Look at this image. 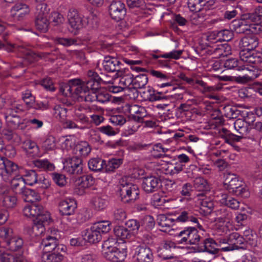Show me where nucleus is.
Wrapping results in <instances>:
<instances>
[{"instance_id":"obj_1","label":"nucleus","mask_w":262,"mask_h":262,"mask_svg":"<svg viewBox=\"0 0 262 262\" xmlns=\"http://www.w3.org/2000/svg\"><path fill=\"white\" fill-rule=\"evenodd\" d=\"M102 80L98 74L92 70L88 72V79L86 80L85 93L81 96L83 101L91 102L96 101L100 103H105L110 101L111 96L104 89L100 88Z\"/></svg>"},{"instance_id":"obj_2","label":"nucleus","mask_w":262,"mask_h":262,"mask_svg":"<svg viewBox=\"0 0 262 262\" xmlns=\"http://www.w3.org/2000/svg\"><path fill=\"white\" fill-rule=\"evenodd\" d=\"M25 216L29 217H36L32 227V236H40L45 231L43 224L49 223L51 220L50 213L39 204L32 203L25 206L23 209Z\"/></svg>"},{"instance_id":"obj_3","label":"nucleus","mask_w":262,"mask_h":262,"mask_svg":"<svg viewBox=\"0 0 262 262\" xmlns=\"http://www.w3.org/2000/svg\"><path fill=\"white\" fill-rule=\"evenodd\" d=\"M24 110L23 106L15 101L6 109L4 114L6 123L12 129L24 130L27 127V120L21 119L17 115Z\"/></svg>"},{"instance_id":"obj_4","label":"nucleus","mask_w":262,"mask_h":262,"mask_svg":"<svg viewBox=\"0 0 262 262\" xmlns=\"http://www.w3.org/2000/svg\"><path fill=\"white\" fill-rule=\"evenodd\" d=\"M85 87L86 80L82 81L79 79H73L70 80L68 84L62 86L60 91L63 95L68 98L83 102V99L81 96H84Z\"/></svg>"},{"instance_id":"obj_5","label":"nucleus","mask_w":262,"mask_h":262,"mask_svg":"<svg viewBox=\"0 0 262 262\" xmlns=\"http://www.w3.org/2000/svg\"><path fill=\"white\" fill-rule=\"evenodd\" d=\"M217 216L215 220V227L220 234H228L230 229L233 228V215L229 210L222 207L215 211Z\"/></svg>"},{"instance_id":"obj_6","label":"nucleus","mask_w":262,"mask_h":262,"mask_svg":"<svg viewBox=\"0 0 262 262\" xmlns=\"http://www.w3.org/2000/svg\"><path fill=\"white\" fill-rule=\"evenodd\" d=\"M120 195L123 202L133 203L139 198L140 191L138 187L130 182L128 178H122L120 181Z\"/></svg>"},{"instance_id":"obj_7","label":"nucleus","mask_w":262,"mask_h":262,"mask_svg":"<svg viewBox=\"0 0 262 262\" xmlns=\"http://www.w3.org/2000/svg\"><path fill=\"white\" fill-rule=\"evenodd\" d=\"M219 244L220 247L219 249L223 252L245 248L244 237L236 232L229 234L227 238H220Z\"/></svg>"},{"instance_id":"obj_8","label":"nucleus","mask_w":262,"mask_h":262,"mask_svg":"<svg viewBox=\"0 0 262 262\" xmlns=\"http://www.w3.org/2000/svg\"><path fill=\"white\" fill-rule=\"evenodd\" d=\"M115 243L113 238H110L104 242L102 244L103 254L107 260L112 262H122L127 255L126 250L124 248L119 249L112 245Z\"/></svg>"},{"instance_id":"obj_9","label":"nucleus","mask_w":262,"mask_h":262,"mask_svg":"<svg viewBox=\"0 0 262 262\" xmlns=\"http://www.w3.org/2000/svg\"><path fill=\"white\" fill-rule=\"evenodd\" d=\"M240 57L242 67L246 68L244 70H246L249 72V74H245L243 76H239L237 77L238 81L246 82L252 79L254 77H256L257 75L254 76L252 74L253 72L254 65L256 64L257 61L253 56H246L244 54L240 53Z\"/></svg>"},{"instance_id":"obj_10","label":"nucleus","mask_w":262,"mask_h":262,"mask_svg":"<svg viewBox=\"0 0 262 262\" xmlns=\"http://www.w3.org/2000/svg\"><path fill=\"white\" fill-rule=\"evenodd\" d=\"M254 17H241L233 20L231 26L237 33H244L247 31L253 32L254 29H258L260 26L253 23L252 18Z\"/></svg>"},{"instance_id":"obj_11","label":"nucleus","mask_w":262,"mask_h":262,"mask_svg":"<svg viewBox=\"0 0 262 262\" xmlns=\"http://www.w3.org/2000/svg\"><path fill=\"white\" fill-rule=\"evenodd\" d=\"M18 166L9 160H4L0 157V176L5 182L10 181L12 174H16Z\"/></svg>"},{"instance_id":"obj_12","label":"nucleus","mask_w":262,"mask_h":262,"mask_svg":"<svg viewBox=\"0 0 262 262\" xmlns=\"http://www.w3.org/2000/svg\"><path fill=\"white\" fill-rule=\"evenodd\" d=\"M63 165L64 170L70 174L79 175L82 173V160L77 156L68 158L63 163Z\"/></svg>"},{"instance_id":"obj_13","label":"nucleus","mask_w":262,"mask_h":262,"mask_svg":"<svg viewBox=\"0 0 262 262\" xmlns=\"http://www.w3.org/2000/svg\"><path fill=\"white\" fill-rule=\"evenodd\" d=\"M94 183V179L91 175H86L78 177L74 183V192L82 195L85 192V189Z\"/></svg>"},{"instance_id":"obj_14","label":"nucleus","mask_w":262,"mask_h":262,"mask_svg":"<svg viewBox=\"0 0 262 262\" xmlns=\"http://www.w3.org/2000/svg\"><path fill=\"white\" fill-rule=\"evenodd\" d=\"M23 177L26 185H33L36 183H39L41 184V187L43 188H47L50 186L49 181L42 176L38 178L34 170L26 171Z\"/></svg>"},{"instance_id":"obj_15","label":"nucleus","mask_w":262,"mask_h":262,"mask_svg":"<svg viewBox=\"0 0 262 262\" xmlns=\"http://www.w3.org/2000/svg\"><path fill=\"white\" fill-rule=\"evenodd\" d=\"M177 247L171 241H165L158 248V255L163 259H170L174 257L173 251Z\"/></svg>"},{"instance_id":"obj_16","label":"nucleus","mask_w":262,"mask_h":262,"mask_svg":"<svg viewBox=\"0 0 262 262\" xmlns=\"http://www.w3.org/2000/svg\"><path fill=\"white\" fill-rule=\"evenodd\" d=\"M77 208V203L73 198H66L60 202L59 210L62 215H71L74 213Z\"/></svg>"},{"instance_id":"obj_17","label":"nucleus","mask_w":262,"mask_h":262,"mask_svg":"<svg viewBox=\"0 0 262 262\" xmlns=\"http://www.w3.org/2000/svg\"><path fill=\"white\" fill-rule=\"evenodd\" d=\"M42 253L59 250L60 248L56 236H47L42 239L40 245Z\"/></svg>"},{"instance_id":"obj_18","label":"nucleus","mask_w":262,"mask_h":262,"mask_svg":"<svg viewBox=\"0 0 262 262\" xmlns=\"http://www.w3.org/2000/svg\"><path fill=\"white\" fill-rule=\"evenodd\" d=\"M160 180L154 176L144 177L142 179V188L146 193L157 191L160 187Z\"/></svg>"},{"instance_id":"obj_19","label":"nucleus","mask_w":262,"mask_h":262,"mask_svg":"<svg viewBox=\"0 0 262 262\" xmlns=\"http://www.w3.org/2000/svg\"><path fill=\"white\" fill-rule=\"evenodd\" d=\"M135 256L138 262H151L154 257L151 250L145 246L138 247L136 249Z\"/></svg>"},{"instance_id":"obj_20","label":"nucleus","mask_w":262,"mask_h":262,"mask_svg":"<svg viewBox=\"0 0 262 262\" xmlns=\"http://www.w3.org/2000/svg\"><path fill=\"white\" fill-rule=\"evenodd\" d=\"M0 261L1 262H28V259L22 253L12 254L5 252L2 248L0 249Z\"/></svg>"},{"instance_id":"obj_21","label":"nucleus","mask_w":262,"mask_h":262,"mask_svg":"<svg viewBox=\"0 0 262 262\" xmlns=\"http://www.w3.org/2000/svg\"><path fill=\"white\" fill-rule=\"evenodd\" d=\"M214 0H188L187 5L189 10L194 13L200 12L202 7L209 8L214 5Z\"/></svg>"},{"instance_id":"obj_22","label":"nucleus","mask_w":262,"mask_h":262,"mask_svg":"<svg viewBox=\"0 0 262 262\" xmlns=\"http://www.w3.org/2000/svg\"><path fill=\"white\" fill-rule=\"evenodd\" d=\"M108 11L111 16H125L126 14L125 4L120 1H116L111 4Z\"/></svg>"},{"instance_id":"obj_23","label":"nucleus","mask_w":262,"mask_h":262,"mask_svg":"<svg viewBox=\"0 0 262 262\" xmlns=\"http://www.w3.org/2000/svg\"><path fill=\"white\" fill-rule=\"evenodd\" d=\"M118 74L120 77L119 82L125 90L130 89L133 87L134 75L128 70H125L123 72L121 71Z\"/></svg>"},{"instance_id":"obj_24","label":"nucleus","mask_w":262,"mask_h":262,"mask_svg":"<svg viewBox=\"0 0 262 262\" xmlns=\"http://www.w3.org/2000/svg\"><path fill=\"white\" fill-rule=\"evenodd\" d=\"M22 148L29 157H38L40 156L39 147L36 143L31 140H26L23 143Z\"/></svg>"},{"instance_id":"obj_25","label":"nucleus","mask_w":262,"mask_h":262,"mask_svg":"<svg viewBox=\"0 0 262 262\" xmlns=\"http://www.w3.org/2000/svg\"><path fill=\"white\" fill-rule=\"evenodd\" d=\"M59 250L52 252L42 253L40 257L41 262H61L64 259V256Z\"/></svg>"},{"instance_id":"obj_26","label":"nucleus","mask_w":262,"mask_h":262,"mask_svg":"<svg viewBox=\"0 0 262 262\" xmlns=\"http://www.w3.org/2000/svg\"><path fill=\"white\" fill-rule=\"evenodd\" d=\"M241 44L245 50L251 51L258 46L259 41L256 35H249L243 37L241 40Z\"/></svg>"},{"instance_id":"obj_27","label":"nucleus","mask_w":262,"mask_h":262,"mask_svg":"<svg viewBox=\"0 0 262 262\" xmlns=\"http://www.w3.org/2000/svg\"><path fill=\"white\" fill-rule=\"evenodd\" d=\"M129 112L132 116V119L139 122H143L144 118L146 117L147 115L145 107L138 105L131 106L129 108Z\"/></svg>"},{"instance_id":"obj_28","label":"nucleus","mask_w":262,"mask_h":262,"mask_svg":"<svg viewBox=\"0 0 262 262\" xmlns=\"http://www.w3.org/2000/svg\"><path fill=\"white\" fill-rule=\"evenodd\" d=\"M120 62L112 56L105 57L102 65L104 69L108 72L119 71Z\"/></svg>"},{"instance_id":"obj_29","label":"nucleus","mask_w":262,"mask_h":262,"mask_svg":"<svg viewBox=\"0 0 262 262\" xmlns=\"http://www.w3.org/2000/svg\"><path fill=\"white\" fill-rule=\"evenodd\" d=\"M11 187L16 193L21 194L26 188L23 176L17 175L10 179Z\"/></svg>"},{"instance_id":"obj_30","label":"nucleus","mask_w":262,"mask_h":262,"mask_svg":"<svg viewBox=\"0 0 262 262\" xmlns=\"http://www.w3.org/2000/svg\"><path fill=\"white\" fill-rule=\"evenodd\" d=\"M2 205L7 209L14 208L17 204V199L16 196L12 194L5 191L1 198Z\"/></svg>"},{"instance_id":"obj_31","label":"nucleus","mask_w":262,"mask_h":262,"mask_svg":"<svg viewBox=\"0 0 262 262\" xmlns=\"http://www.w3.org/2000/svg\"><path fill=\"white\" fill-rule=\"evenodd\" d=\"M219 201L223 205L228 206L233 209H236L239 207V202L226 193H220Z\"/></svg>"},{"instance_id":"obj_32","label":"nucleus","mask_w":262,"mask_h":262,"mask_svg":"<svg viewBox=\"0 0 262 262\" xmlns=\"http://www.w3.org/2000/svg\"><path fill=\"white\" fill-rule=\"evenodd\" d=\"M176 221L178 222H191L197 224L198 227L200 230H203L201 225L198 222V219L194 216L190 211H183L177 217Z\"/></svg>"},{"instance_id":"obj_33","label":"nucleus","mask_w":262,"mask_h":262,"mask_svg":"<svg viewBox=\"0 0 262 262\" xmlns=\"http://www.w3.org/2000/svg\"><path fill=\"white\" fill-rule=\"evenodd\" d=\"M93 225L90 229L86 230L83 235V238L90 243H96L99 242L101 239V235L99 231Z\"/></svg>"},{"instance_id":"obj_34","label":"nucleus","mask_w":262,"mask_h":262,"mask_svg":"<svg viewBox=\"0 0 262 262\" xmlns=\"http://www.w3.org/2000/svg\"><path fill=\"white\" fill-rule=\"evenodd\" d=\"M157 220L158 224L162 228L161 230L163 231L170 229L174 225V220L163 214H159Z\"/></svg>"},{"instance_id":"obj_35","label":"nucleus","mask_w":262,"mask_h":262,"mask_svg":"<svg viewBox=\"0 0 262 262\" xmlns=\"http://www.w3.org/2000/svg\"><path fill=\"white\" fill-rule=\"evenodd\" d=\"M91 203L95 209L101 211L103 210L107 206V201L102 198L100 193L95 194L93 195Z\"/></svg>"},{"instance_id":"obj_36","label":"nucleus","mask_w":262,"mask_h":262,"mask_svg":"<svg viewBox=\"0 0 262 262\" xmlns=\"http://www.w3.org/2000/svg\"><path fill=\"white\" fill-rule=\"evenodd\" d=\"M23 244V240L21 238L14 235L10 239L7 241L5 247L7 250L15 251L20 249Z\"/></svg>"},{"instance_id":"obj_37","label":"nucleus","mask_w":262,"mask_h":262,"mask_svg":"<svg viewBox=\"0 0 262 262\" xmlns=\"http://www.w3.org/2000/svg\"><path fill=\"white\" fill-rule=\"evenodd\" d=\"M21 195L24 200L27 202L33 203L41 200V196L39 193L32 189L27 188L22 191Z\"/></svg>"},{"instance_id":"obj_38","label":"nucleus","mask_w":262,"mask_h":262,"mask_svg":"<svg viewBox=\"0 0 262 262\" xmlns=\"http://www.w3.org/2000/svg\"><path fill=\"white\" fill-rule=\"evenodd\" d=\"M141 95L145 101H156L161 99L160 94L156 93L153 89L148 88L141 92Z\"/></svg>"},{"instance_id":"obj_39","label":"nucleus","mask_w":262,"mask_h":262,"mask_svg":"<svg viewBox=\"0 0 262 262\" xmlns=\"http://www.w3.org/2000/svg\"><path fill=\"white\" fill-rule=\"evenodd\" d=\"M11 11L12 16H23L29 14L30 10L28 5L18 4L11 8Z\"/></svg>"},{"instance_id":"obj_40","label":"nucleus","mask_w":262,"mask_h":262,"mask_svg":"<svg viewBox=\"0 0 262 262\" xmlns=\"http://www.w3.org/2000/svg\"><path fill=\"white\" fill-rule=\"evenodd\" d=\"M105 160L100 158H93L91 159L88 162L89 168L94 171L104 170Z\"/></svg>"},{"instance_id":"obj_41","label":"nucleus","mask_w":262,"mask_h":262,"mask_svg":"<svg viewBox=\"0 0 262 262\" xmlns=\"http://www.w3.org/2000/svg\"><path fill=\"white\" fill-rule=\"evenodd\" d=\"M217 243L212 238H207L204 241V248L202 251L207 252L211 254H216L218 252L219 249L217 248Z\"/></svg>"},{"instance_id":"obj_42","label":"nucleus","mask_w":262,"mask_h":262,"mask_svg":"<svg viewBox=\"0 0 262 262\" xmlns=\"http://www.w3.org/2000/svg\"><path fill=\"white\" fill-rule=\"evenodd\" d=\"M54 117L61 122L64 121L67 116V109L63 105H56L52 113Z\"/></svg>"},{"instance_id":"obj_43","label":"nucleus","mask_w":262,"mask_h":262,"mask_svg":"<svg viewBox=\"0 0 262 262\" xmlns=\"http://www.w3.org/2000/svg\"><path fill=\"white\" fill-rule=\"evenodd\" d=\"M224 66L227 69H235L237 71L244 70L246 69L245 66L242 67L241 60H238L236 58H230L225 61Z\"/></svg>"},{"instance_id":"obj_44","label":"nucleus","mask_w":262,"mask_h":262,"mask_svg":"<svg viewBox=\"0 0 262 262\" xmlns=\"http://www.w3.org/2000/svg\"><path fill=\"white\" fill-rule=\"evenodd\" d=\"M122 163V160L121 159H112L107 162L105 161L104 166V171L105 172H113L116 169L118 168Z\"/></svg>"},{"instance_id":"obj_45","label":"nucleus","mask_w":262,"mask_h":262,"mask_svg":"<svg viewBox=\"0 0 262 262\" xmlns=\"http://www.w3.org/2000/svg\"><path fill=\"white\" fill-rule=\"evenodd\" d=\"M234 128L235 130L242 136L246 137L249 133L248 125L242 119H238L234 122Z\"/></svg>"},{"instance_id":"obj_46","label":"nucleus","mask_w":262,"mask_h":262,"mask_svg":"<svg viewBox=\"0 0 262 262\" xmlns=\"http://www.w3.org/2000/svg\"><path fill=\"white\" fill-rule=\"evenodd\" d=\"M222 132L224 134V135H222L223 138L225 139L226 142L229 144H232L233 142H239L242 138L246 137L241 135L240 136L236 135L225 128H223Z\"/></svg>"},{"instance_id":"obj_47","label":"nucleus","mask_w":262,"mask_h":262,"mask_svg":"<svg viewBox=\"0 0 262 262\" xmlns=\"http://www.w3.org/2000/svg\"><path fill=\"white\" fill-rule=\"evenodd\" d=\"M242 183V182L239 181L238 177L233 175L229 182L224 183V188L229 192H234V190L238 188Z\"/></svg>"},{"instance_id":"obj_48","label":"nucleus","mask_w":262,"mask_h":262,"mask_svg":"<svg viewBox=\"0 0 262 262\" xmlns=\"http://www.w3.org/2000/svg\"><path fill=\"white\" fill-rule=\"evenodd\" d=\"M141 122L135 120L133 119L129 121L127 123V126L125 129V135L128 136L137 132L141 126Z\"/></svg>"},{"instance_id":"obj_49","label":"nucleus","mask_w":262,"mask_h":262,"mask_svg":"<svg viewBox=\"0 0 262 262\" xmlns=\"http://www.w3.org/2000/svg\"><path fill=\"white\" fill-rule=\"evenodd\" d=\"M147 82V76L145 74H140L134 78L133 87L135 89H142Z\"/></svg>"},{"instance_id":"obj_50","label":"nucleus","mask_w":262,"mask_h":262,"mask_svg":"<svg viewBox=\"0 0 262 262\" xmlns=\"http://www.w3.org/2000/svg\"><path fill=\"white\" fill-rule=\"evenodd\" d=\"M34 164L38 168L46 170L52 171L55 168L54 164L47 159L37 160L35 161Z\"/></svg>"},{"instance_id":"obj_51","label":"nucleus","mask_w":262,"mask_h":262,"mask_svg":"<svg viewBox=\"0 0 262 262\" xmlns=\"http://www.w3.org/2000/svg\"><path fill=\"white\" fill-rule=\"evenodd\" d=\"M114 231L116 237L121 240H124L130 236L129 231L123 226L116 227Z\"/></svg>"},{"instance_id":"obj_52","label":"nucleus","mask_w":262,"mask_h":262,"mask_svg":"<svg viewBox=\"0 0 262 262\" xmlns=\"http://www.w3.org/2000/svg\"><path fill=\"white\" fill-rule=\"evenodd\" d=\"M111 223L108 221H102L95 223L93 226L101 235L102 233L108 232L110 229Z\"/></svg>"},{"instance_id":"obj_53","label":"nucleus","mask_w":262,"mask_h":262,"mask_svg":"<svg viewBox=\"0 0 262 262\" xmlns=\"http://www.w3.org/2000/svg\"><path fill=\"white\" fill-rule=\"evenodd\" d=\"M82 17H70L69 19V24L72 29L71 31L74 32L76 33V31L82 28L84 25L82 23Z\"/></svg>"},{"instance_id":"obj_54","label":"nucleus","mask_w":262,"mask_h":262,"mask_svg":"<svg viewBox=\"0 0 262 262\" xmlns=\"http://www.w3.org/2000/svg\"><path fill=\"white\" fill-rule=\"evenodd\" d=\"M56 146L55 138L52 136L48 137L44 141L42 145V148L45 151L53 150L55 149Z\"/></svg>"},{"instance_id":"obj_55","label":"nucleus","mask_w":262,"mask_h":262,"mask_svg":"<svg viewBox=\"0 0 262 262\" xmlns=\"http://www.w3.org/2000/svg\"><path fill=\"white\" fill-rule=\"evenodd\" d=\"M193 185L194 188L199 191L207 190L208 188L207 181L202 177L195 178Z\"/></svg>"},{"instance_id":"obj_56","label":"nucleus","mask_w":262,"mask_h":262,"mask_svg":"<svg viewBox=\"0 0 262 262\" xmlns=\"http://www.w3.org/2000/svg\"><path fill=\"white\" fill-rule=\"evenodd\" d=\"M35 24L38 30L42 32L48 31L49 23L47 17H36Z\"/></svg>"},{"instance_id":"obj_57","label":"nucleus","mask_w":262,"mask_h":262,"mask_svg":"<svg viewBox=\"0 0 262 262\" xmlns=\"http://www.w3.org/2000/svg\"><path fill=\"white\" fill-rule=\"evenodd\" d=\"M168 201L159 194H155L151 199V204L155 207L158 208L164 205Z\"/></svg>"},{"instance_id":"obj_58","label":"nucleus","mask_w":262,"mask_h":262,"mask_svg":"<svg viewBox=\"0 0 262 262\" xmlns=\"http://www.w3.org/2000/svg\"><path fill=\"white\" fill-rule=\"evenodd\" d=\"M205 36L206 38V40L209 42L206 43L208 46H211V44H214L217 43V42H220V40L219 39L220 37L218 31H214L208 32Z\"/></svg>"},{"instance_id":"obj_59","label":"nucleus","mask_w":262,"mask_h":262,"mask_svg":"<svg viewBox=\"0 0 262 262\" xmlns=\"http://www.w3.org/2000/svg\"><path fill=\"white\" fill-rule=\"evenodd\" d=\"M13 236V231L12 228L6 227L0 228V237L5 240L6 243H7V241L10 239Z\"/></svg>"},{"instance_id":"obj_60","label":"nucleus","mask_w":262,"mask_h":262,"mask_svg":"<svg viewBox=\"0 0 262 262\" xmlns=\"http://www.w3.org/2000/svg\"><path fill=\"white\" fill-rule=\"evenodd\" d=\"M29 108H33L42 111L47 110L49 108V102L47 100L35 101L34 99L33 103L30 106Z\"/></svg>"},{"instance_id":"obj_61","label":"nucleus","mask_w":262,"mask_h":262,"mask_svg":"<svg viewBox=\"0 0 262 262\" xmlns=\"http://www.w3.org/2000/svg\"><path fill=\"white\" fill-rule=\"evenodd\" d=\"M244 239L246 242H249L250 244L253 246L256 245V235L255 233L249 228L245 229L244 231Z\"/></svg>"},{"instance_id":"obj_62","label":"nucleus","mask_w":262,"mask_h":262,"mask_svg":"<svg viewBox=\"0 0 262 262\" xmlns=\"http://www.w3.org/2000/svg\"><path fill=\"white\" fill-rule=\"evenodd\" d=\"M49 9L48 6L45 3H40L36 6L35 11L34 12L36 16H44L49 14Z\"/></svg>"},{"instance_id":"obj_63","label":"nucleus","mask_w":262,"mask_h":262,"mask_svg":"<svg viewBox=\"0 0 262 262\" xmlns=\"http://www.w3.org/2000/svg\"><path fill=\"white\" fill-rule=\"evenodd\" d=\"M52 177L54 182L60 187L64 186L67 183L66 178L62 174L53 173Z\"/></svg>"},{"instance_id":"obj_64","label":"nucleus","mask_w":262,"mask_h":262,"mask_svg":"<svg viewBox=\"0 0 262 262\" xmlns=\"http://www.w3.org/2000/svg\"><path fill=\"white\" fill-rule=\"evenodd\" d=\"M152 155L155 157H161L164 153L167 151V149L163 147L160 143L155 144L152 147Z\"/></svg>"}]
</instances>
